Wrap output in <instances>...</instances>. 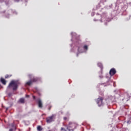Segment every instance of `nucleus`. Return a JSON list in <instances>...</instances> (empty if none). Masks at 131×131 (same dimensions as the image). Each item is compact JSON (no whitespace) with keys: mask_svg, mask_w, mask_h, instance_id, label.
I'll use <instances>...</instances> for the list:
<instances>
[{"mask_svg":"<svg viewBox=\"0 0 131 131\" xmlns=\"http://www.w3.org/2000/svg\"><path fill=\"white\" fill-rule=\"evenodd\" d=\"M20 84V82L17 81L12 80L9 83V85L7 86V88L10 89L12 87V90L13 91H16L18 87V85Z\"/></svg>","mask_w":131,"mask_h":131,"instance_id":"f257e3e1","label":"nucleus"},{"mask_svg":"<svg viewBox=\"0 0 131 131\" xmlns=\"http://www.w3.org/2000/svg\"><path fill=\"white\" fill-rule=\"evenodd\" d=\"M103 100L104 98L102 97H100L99 98L96 99V102L99 107H101V106H103L104 105L103 102Z\"/></svg>","mask_w":131,"mask_h":131,"instance_id":"f03ea898","label":"nucleus"},{"mask_svg":"<svg viewBox=\"0 0 131 131\" xmlns=\"http://www.w3.org/2000/svg\"><path fill=\"white\" fill-rule=\"evenodd\" d=\"M56 115H52L51 116H49L46 118V122L47 123H51L54 121V119H55Z\"/></svg>","mask_w":131,"mask_h":131,"instance_id":"7ed1b4c3","label":"nucleus"},{"mask_svg":"<svg viewBox=\"0 0 131 131\" xmlns=\"http://www.w3.org/2000/svg\"><path fill=\"white\" fill-rule=\"evenodd\" d=\"M76 125L74 123L72 122H69V126L67 128V129H69V131H74V129L76 128ZM69 128H72V129H69Z\"/></svg>","mask_w":131,"mask_h":131,"instance_id":"20e7f679","label":"nucleus"},{"mask_svg":"<svg viewBox=\"0 0 131 131\" xmlns=\"http://www.w3.org/2000/svg\"><path fill=\"white\" fill-rule=\"evenodd\" d=\"M116 73V70L114 68H112L109 72V74L111 76H114Z\"/></svg>","mask_w":131,"mask_h":131,"instance_id":"39448f33","label":"nucleus"},{"mask_svg":"<svg viewBox=\"0 0 131 131\" xmlns=\"http://www.w3.org/2000/svg\"><path fill=\"white\" fill-rule=\"evenodd\" d=\"M38 107H39V108H42L43 107V104H42V102L41 100L39 99L38 100Z\"/></svg>","mask_w":131,"mask_h":131,"instance_id":"423d86ee","label":"nucleus"},{"mask_svg":"<svg viewBox=\"0 0 131 131\" xmlns=\"http://www.w3.org/2000/svg\"><path fill=\"white\" fill-rule=\"evenodd\" d=\"M25 102V100L24 98H21L19 99V100H18V103H20V104H24Z\"/></svg>","mask_w":131,"mask_h":131,"instance_id":"0eeeda50","label":"nucleus"},{"mask_svg":"<svg viewBox=\"0 0 131 131\" xmlns=\"http://www.w3.org/2000/svg\"><path fill=\"white\" fill-rule=\"evenodd\" d=\"M1 81L2 82V84L6 85V81L5 79H4L3 78H2L1 79Z\"/></svg>","mask_w":131,"mask_h":131,"instance_id":"6e6552de","label":"nucleus"},{"mask_svg":"<svg viewBox=\"0 0 131 131\" xmlns=\"http://www.w3.org/2000/svg\"><path fill=\"white\" fill-rule=\"evenodd\" d=\"M11 126H12V128H10L9 129V131H13L16 129V127L14 126V125L13 124H11Z\"/></svg>","mask_w":131,"mask_h":131,"instance_id":"1a4fd4ad","label":"nucleus"},{"mask_svg":"<svg viewBox=\"0 0 131 131\" xmlns=\"http://www.w3.org/2000/svg\"><path fill=\"white\" fill-rule=\"evenodd\" d=\"M31 80H32V82H36L38 80V78H34L31 79Z\"/></svg>","mask_w":131,"mask_h":131,"instance_id":"9d476101","label":"nucleus"},{"mask_svg":"<svg viewBox=\"0 0 131 131\" xmlns=\"http://www.w3.org/2000/svg\"><path fill=\"white\" fill-rule=\"evenodd\" d=\"M37 129L38 130V131H41L42 130V128L41 126H38V127H37Z\"/></svg>","mask_w":131,"mask_h":131,"instance_id":"9b49d317","label":"nucleus"},{"mask_svg":"<svg viewBox=\"0 0 131 131\" xmlns=\"http://www.w3.org/2000/svg\"><path fill=\"white\" fill-rule=\"evenodd\" d=\"M32 83V81L31 80L28 82H27V83H26V84H27V85H30Z\"/></svg>","mask_w":131,"mask_h":131,"instance_id":"f8f14e48","label":"nucleus"},{"mask_svg":"<svg viewBox=\"0 0 131 131\" xmlns=\"http://www.w3.org/2000/svg\"><path fill=\"white\" fill-rule=\"evenodd\" d=\"M83 49H84V50H88V46H84L83 47Z\"/></svg>","mask_w":131,"mask_h":131,"instance_id":"ddd939ff","label":"nucleus"},{"mask_svg":"<svg viewBox=\"0 0 131 131\" xmlns=\"http://www.w3.org/2000/svg\"><path fill=\"white\" fill-rule=\"evenodd\" d=\"M12 75H5V78H8L10 77H11Z\"/></svg>","mask_w":131,"mask_h":131,"instance_id":"4468645a","label":"nucleus"},{"mask_svg":"<svg viewBox=\"0 0 131 131\" xmlns=\"http://www.w3.org/2000/svg\"><path fill=\"white\" fill-rule=\"evenodd\" d=\"M63 119H64V120H67L68 118L66 117H63Z\"/></svg>","mask_w":131,"mask_h":131,"instance_id":"2eb2a0df","label":"nucleus"},{"mask_svg":"<svg viewBox=\"0 0 131 131\" xmlns=\"http://www.w3.org/2000/svg\"><path fill=\"white\" fill-rule=\"evenodd\" d=\"M52 108V106H49V107H48V110H51Z\"/></svg>","mask_w":131,"mask_h":131,"instance_id":"dca6fc26","label":"nucleus"},{"mask_svg":"<svg viewBox=\"0 0 131 131\" xmlns=\"http://www.w3.org/2000/svg\"><path fill=\"white\" fill-rule=\"evenodd\" d=\"M33 99H36V97L35 96H33Z\"/></svg>","mask_w":131,"mask_h":131,"instance_id":"f3484780","label":"nucleus"},{"mask_svg":"<svg viewBox=\"0 0 131 131\" xmlns=\"http://www.w3.org/2000/svg\"><path fill=\"white\" fill-rule=\"evenodd\" d=\"M29 96H30L29 95H27V96H26V97H28V98L29 97Z\"/></svg>","mask_w":131,"mask_h":131,"instance_id":"a211bd4d","label":"nucleus"}]
</instances>
